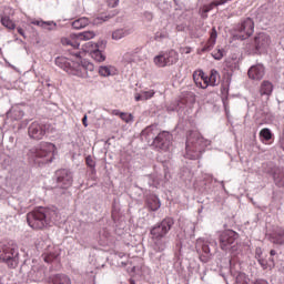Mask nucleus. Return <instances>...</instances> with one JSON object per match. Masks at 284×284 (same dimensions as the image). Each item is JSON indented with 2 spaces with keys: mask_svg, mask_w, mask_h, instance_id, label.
Here are the masks:
<instances>
[{
  "mask_svg": "<svg viewBox=\"0 0 284 284\" xmlns=\"http://www.w3.org/2000/svg\"><path fill=\"white\" fill-rule=\"evenodd\" d=\"M172 225H174V220L165 217L162 222L151 227L150 236L155 252H164L165 247H168V240L165 237L170 230H172Z\"/></svg>",
  "mask_w": 284,
  "mask_h": 284,
  "instance_id": "f257e3e1",
  "label": "nucleus"
},
{
  "mask_svg": "<svg viewBox=\"0 0 284 284\" xmlns=\"http://www.w3.org/2000/svg\"><path fill=\"white\" fill-rule=\"evenodd\" d=\"M210 145V141L205 140L197 131H190L186 136L185 156L192 161L201 159V154L205 152V148Z\"/></svg>",
  "mask_w": 284,
  "mask_h": 284,
  "instance_id": "f03ea898",
  "label": "nucleus"
},
{
  "mask_svg": "<svg viewBox=\"0 0 284 284\" xmlns=\"http://www.w3.org/2000/svg\"><path fill=\"white\" fill-rule=\"evenodd\" d=\"M57 146L50 142H41L37 146L29 150L28 156L36 165H47L54 161V152Z\"/></svg>",
  "mask_w": 284,
  "mask_h": 284,
  "instance_id": "7ed1b4c3",
  "label": "nucleus"
},
{
  "mask_svg": "<svg viewBox=\"0 0 284 284\" xmlns=\"http://www.w3.org/2000/svg\"><path fill=\"white\" fill-rule=\"evenodd\" d=\"M0 261L14 270L19 265V251L14 247L4 246L0 250Z\"/></svg>",
  "mask_w": 284,
  "mask_h": 284,
  "instance_id": "20e7f679",
  "label": "nucleus"
},
{
  "mask_svg": "<svg viewBox=\"0 0 284 284\" xmlns=\"http://www.w3.org/2000/svg\"><path fill=\"white\" fill-rule=\"evenodd\" d=\"M235 32H237L235 37L240 39V41L250 39V37L254 34V20H252V18L244 19L235 27Z\"/></svg>",
  "mask_w": 284,
  "mask_h": 284,
  "instance_id": "39448f33",
  "label": "nucleus"
},
{
  "mask_svg": "<svg viewBox=\"0 0 284 284\" xmlns=\"http://www.w3.org/2000/svg\"><path fill=\"white\" fill-rule=\"evenodd\" d=\"M170 145H172V134L168 131H160L153 141L152 148L165 152L166 150H170Z\"/></svg>",
  "mask_w": 284,
  "mask_h": 284,
  "instance_id": "423d86ee",
  "label": "nucleus"
},
{
  "mask_svg": "<svg viewBox=\"0 0 284 284\" xmlns=\"http://www.w3.org/2000/svg\"><path fill=\"white\" fill-rule=\"evenodd\" d=\"M236 239H239V233L232 230H226L222 232L220 235V247L224 252L230 251V248L234 245L236 242Z\"/></svg>",
  "mask_w": 284,
  "mask_h": 284,
  "instance_id": "0eeeda50",
  "label": "nucleus"
},
{
  "mask_svg": "<svg viewBox=\"0 0 284 284\" xmlns=\"http://www.w3.org/2000/svg\"><path fill=\"white\" fill-rule=\"evenodd\" d=\"M179 61V53L176 51H170L154 58V63L158 68H165L166 65H174Z\"/></svg>",
  "mask_w": 284,
  "mask_h": 284,
  "instance_id": "6e6552de",
  "label": "nucleus"
},
{
  "mask_svg": "<svg viewBox=\"0 0 284 284\" xmlns=\"http://www.w3.org/2000/svg\"><path fill=\"white\" fill-rule=\"evenodd\" d=\"M27 223L32 227V230H43V227H48V225H50L45 214H28Z\"/></svg>",
  "mask_w": 284,
  "mask_h": 284,
  "instance_id": "1a4fd4ad",
  "label": "nucleus"
},
{
  "mask_svg": "<svg viewBox=\"0 0 284 284\" xmlns=\"http://www.w3.org/2000/svg\"><path fill=\"white\" fill-rule=\"evenodd\" d=\"M55 176H57V183H58V187H61L62 190H68V187L72 186V172H70V170L67 169H62V170H58L55 172Z\"/></svg>",
  "mask_w": 284,
  "mask_h": 284,
  "instance_id": "9d476101",
  "label": "nucleus"
},
{
  "mask_svg": "<svg viewBox=\"0 0 284 284\" xmlns=\"http://www.w3.org/2000/svg\"><path fill=\"white\" fill-rule=\"evenodd\" d=\"M28 134L33 141H41L45 136V124L34 121L28 128Z\"/></svg>",
  "mask_w": 284,
  "mask_h": 284,
  "instance_id": "9b49d317",
  "label": "nucleus"
},
{
  "mask_svg": "<svg viewBox=\"0 0 284 284\" xmlns=\"http://www.w3.org/2000/svg\"><path fill=\"white\" fill-rule=\"evenodd\" d=\"M270 43H272V40L270 39V36L267 33H258L254 38V45L256 52L261 54V52H265L270 48Z\"/></svg>",
  "mask_w": 284,
  "mask_h": 284,
  "instance_id": "f8f14e48",
  "label": "nucleus"
},
{
  "mask_svg": "<svg viewBox=\"0 0 284 284\" xmlns=\"http://www.w3.org/2000/svg\"><path fill=\"white\" fill-rule=\"evenodd\" d=\"M196 250L202 263H209L212 258V251L210 250V242L197 241Z\"/></svg>",
  "mask_w": 284,
  "mask_h": 284,
  "instance_id": "ddd939ff",
  "label": "nucleus"
},
{
  "mask_svg": "<svg viewBox=\"0 0 284 284\" xmlns=\"http://www.w3.org/2000/svg\"><path fill=\"white\" fill-rule=\"evenodd\" d=\"M26 110H28L26 104H16L7 112V119H11V121H21V119L26 116Z\"/></svg>",
  "mask_w": 284,
  "mask_h": 284,
  "instance_id": "4468645a",
  "label": "nucleus"
},
{
  "mask_svg": "<svg viewBox=\"0 0 284 284\" xmlns=\"http://www.w3.org/2000/svg\"><path fill=\"white\" fill-rule=\"evenodd\" d=\"M159 126L152 124L146 126L142 132H141V139L142 141H146L148 145H153V141H155L156 135L159 134Z\"/></svg>",
  "mask_w": 284,
  "mask_h": 284,
  "instance_id": "2eb2a0df",
  "label": "nucleus"
},
{
  "mask_svg": "<svg viewBox=\"0 0 284 284\" xmlns=\"http://www.w3.org/2000/svg\"><path fill=\"white\" fill-rule=\"evenodd\" d=\"M200 74L202 75L205 88H207V85H212V88L219 85L221 75L215 69L211 70L210 77H205V73L203 71H200Z\"/></svg>",
  "mask_w": 284,
  "mask_h": 284,
  "instance_id": "dca6fc26",
  "label": "nucleus"
},
{
  "mask_svg": "<svg viewBox=\"0 0 284 284\" xmlns=\"http://www.w3.org/2000/svg\"><path fill=\"white\" fill-rule=\"evenodd\" d=\"M247 74L253 81H261V79L265 77V67H263V64L252 65Z\"/></svg>",
  "mask_w": 284,
  "mask_h": 284,
  "instance_id": "f3484780",
  "label": "nucleus"
},
{
  "mask_svg": "<svg viewBox=\"0 0 284 284\" xmlns=\"http://www.w3.org/2000/svg\"><path fill=\"white\" fill-rule=\"evenodd\" d=\"M88 47H89V52L92 59H94V61H97L98 63H102V61H105V54H103V51L99 50V44L89 42Z\"/></svg>",
  "mask_w": 284,
  "mask_h": 284,
  "instance_id": "a211bd4d",
  "label": "nucleus"
},
{
  "mask_svg": "<svg viewBox=\"0 0 284 284\" xmlns=\"http://www.w3.org/2000/svg\"><path fill=\"white\" fill-rule=\"evenodd\" d=\"M219 37V32H216V27H213L210 31V38L207 42L202 47L201 52H210L216 45V39Z\"/></svg>",
  "mask_w": 284,
  "mask_h": 284,
  "instance_id": "6ab92c4d",
  "label": "nucleus"
},
{
  "mask_svg": "<svg viewBox=\"0 0 284 284\" xmlns=\"http://www.w3.org/2000/svg\"><path fill=\"white\" fill-rule=\"evenodd\" d=\"M270 241L273 242L275 245H284V229L276 227L270 233Z\"/></svg>",
  "mask_w": 284,
  "mask_h": 284,
  "instance_id": "aec40b11",
  "label": "nucleus"
},
{
  "mask_svg": "<svg viewBox=\"0 0 284 284\" xmlns=\"http://www.w3.org/2000/svg\"><path fill=\"white\" fill-rule=\"evenodd\" d=\"M272 92H274V84L267 80H264L260 85L261 97H266V99H270Z\"/></svg>",
  "mask_w": 284,
  "mask_h": 284,
  "instance_id": "412c9836",
  "label": "nucleus"
},
{
  "mask_svg": "<svg viewBox=\"0 0 284 284\" xmlns=\"http://www.w3.org/2000/svg\"><path fill=\"white\" fill-rule=\"evenodd\" d=\"M273 181L277 187H284V169H273Z\"/></svg>",
  "mask_w": 284,
  "mask_h": 284,
  "instance_id": "4be33fe9",
  "label": "nucleus"
},
{
  "mask_svg": "<svg viewBox=\"0 0 284 284\" xmlns=\"http://www.w3.org/2000/svg\"><path fill=\"white\" fill-rule=\"evenodd\" d=\"M146 207L150 212H156L161 207V200L156 195H150L146 200Z\"/></svg>",
  "mask_w": 284,
  "mask_h": 284,
  "instance_id": "5701e85b",
  "label": "nucleus"
},
{
  "mask_svg": "<svg viewBox=\"0 0 284 284\" xmlns=\"http://www.w3.org/2000/svg\"><path fill=\"white\" fill-rule=\"evenodd\" d=\"M130 34H132V30L128 28L115 29L112 32V39L114 41H121V39H124V37H130Z\"/></svg>",
  "mask_w": 284,
  "mask_h": 284,
  "instance_id": "b1692460",
  "label": "nucleus"
},
{
  "mask_svg": "<svg viewBox=\"0 0 284 284\" xmlns=\"http://www.w3.org/2000/svg\"><path fill=\"white\" fill-rule=\"evenodd\" d=\"M73 30H83V28H88V26H90V19L85 18V17H82V18H79L77 20H74L72 23H71Z\"/></svg>",
  "mask_w": 284,
  "mask_h": 284,
  "instance_id": "393cba45",
  "label": "nucleus"
},
{
  "mask_svg": "<svg viewBox=\"0 0 284 284\" xmlns=\"http://www.w3.org/2000/svg\"><path fill=\"white\" fill-rule=\"evenodd\" d=\"M32 24L39 26V28H43L44 30H57V22L54 21L36 20L32 21Z\"/></svg>",
  "mask_w": 284,
  "mask_h": 284,
  "instance_id": "a878e982",
  "label": "nucleus"
},
{
  "mask_svg": "<svg viewBox=\"0 0 284 284\" xmlns=\"http://www.w3.org/2000/svg\"><path fill=\"white\" fill-rule=\"evenodd\" d=\"M154 90H143L135 94V101H148L154 97Z\"/></svg>",
  "mask_w": 284,
  "mask_h": 284,
  "instance_id": "bb28decb",
  "label": "nucleus"
},
{
  "mask_svg": "<svg viewBox=\"0 0 284 284\" xmlns=\"http://www.w3.org/2000/svg\"><path fill=\"white\" fill-rule=\"evenodd\" d=\"M99 74L100 77H112L116 74V69L112 65H102L99 68Z\"/></svg>",
  "mask_w": 284,
  "mask_h": 284,
  "instance_id": "cd10ccee",
  "label": "nucleus"
},
{
  "mask_svg": "<svg viewBox=\"0 0 284 284\" xmlns=\"http://www.w3.org/2000/svg\"><path fill=\"white\" fill-rule=\"evenodd\" d=\"M0 23L7 28V30H14L17 24L12 22L9 16H1Z\"/></svg>",
  "mask_w": 284,
  "mask_h": 284,
  "instance_id": "c85d7f7f",
  "label": "nucleus"
},
{
  "mask_svg": "<svg viewBox=\"0 0 284 284\" xmlns=\"http://www.w3.org/2000/svg\"><path fill=\"white\" fill-rule=\"evenodd\" d=\"M75 37L79 41H90V39H94L97 34L94 31H83L78 33Z\"/></svg>",
  "mask_w": 284,
  "mask_h": 284,
  "instance_id": "c756f323",
  "label": "nucleus"
},
{
  "mask_svg": "<svg viewBox=\"0 0 284 284\" xmlns=\"http://www.w3.org/2000/svg\"><path fill=\"white\" fill-rule=\"evenodd\" d=\"M73 74L79 77L80 79H92V74L85 72V69L82 64H79L78 68L74 70Z\"/></svg>",
  "mask_w": 284,
  "mask_h": 284,
  "instance_id": "7c9ffc66",
  "label": "nucleus"
},
{
  "mask_svg": "<svg viewBox=\"0 0 284 284\" xmlns=\"http://www.w3.org/2000/svg\"><path fill=\"white\" fill-rule=\"evenodd\" d=\"M273 136L274 134L272 133V130H270L268 128H264L260 131V138L263 141H272Z\"/></svg>",
  "mask_w": 284,
  "mask_h": 284,
  "instance_id": "2f4dec72",
  "label": "nucleus"
},
{
  "mask_svg": "<svg viewBox=\"0 0 284 284\" xmlns=\"http://www.w3.org/2000/svg\"><path fill=\"white\" fill-rule=\"evenodd\" d=\"M57 212H59V209L54 205L47 206V207L40 206L37 214H52Z\"/></svg>",
  "mask_w": 284,
  "mask_h": 284,
  "instance_id": "473e14b6",
  "label": "nucleus"
},
{
  "mask_svg": "<svg viewBox=\"0 0 284 284\" xmlns=\"http://www.w3.org/2000/svg\"><path fill=\"white\" fill-rule=\"evenodd\" d=\"M193 80H194V83L197 88H202V90H205V82H203V75L201 73H196L194 72L193 73Z\"/></svg>",
  "mask_w": 284,
  "mask_h": 284,
  "instance_id": "72a5a7b5",
  "label": "nucleus"
},
{
  "mask_svg": "<svg viewBox=\"0 0 284 284\" xmlns=\"http://www.w3.org/2000/svg\"><path fill=\"white\" fill-rule=\"evenodd\" d=\"M55 65H58V68H61V70H68V67L70 65V63H68L67 58L58 57L55 59Z\"/></svg>",
  "mask_w": 284,
  "mask_h": 284,
  "instance_id": "f704fd0d",
  "label": "nucleus"
},
{
  "mask_svg": "<svg viewBox=\"0 0 284 284\" xmlns=\"http://www.w3.org/2000/svg\"><path fill=\"white\" fill-rule=\"evenodd\" d=\"M81 65H82V68L84 69V72H87V74H91V77H92V72H94V64L91 63V62L88 61V60H83V61L81 62Z\"/></svg>",
  "mask_w": 284,
  "mask_h": 284,
  "instance_id": "c9c22d12",
  "label": "nucleus"
},
{
  "mask_svg": "<svg viewBox=\"0 0 284 284\" xmlns=\"http://www.w3.org/2000/svg\"><path fill=\"white\" fill-rule=\"evenodd\" d=\"M170 34L165 30H160L155 33L154 39L155 41H163V39H168Z\"/></svg>",
  "mask_w": 284,
  "mask_h": 284,
  "instance_id": "e433bc0d",
  "label": "nucleus"
},
{
  "mask_svg": "<svg viewBox=\"0 0 284 284\" xmlns=\"http://www.w3.org/2000/svg\"><path fill=\"white\" fill-rule=\"evenodd\" d=\"M43 256L45 263H52L59 256V253H44Z\"/></svg>",
  "mask_w": 284,
  "mask_h": 284,
  "instance_id": "4c0bfd02",
  "label": "nucleus"
},
{
  "mask_svg": "<svg viewBox=\"0 0 284 284\" xmlns=\"http://www.w3.org/2000/svg\"><path fill=\"white\" fill-rule=\"evenodd\" d=\"M213 59H215V61H221V59H223V49H219L217 51L212 53Z\"/></svg>",
  "mask_w": 284,
  "mask_h": 284,
  "instance_id": "58836bf2",
  "label": "nucleus"
},
{
  "mask_svg": "<svg viewBox=\"0 0 284 284\" xmlns=\"http://www.w3.org/2000/svg\"><path fill=\"white\" fill-rule=\"evenodd\" d=\"M120 119H122V121H125V123H130V121H132V114L120 113Z\"/></svg>",
  "mask_w": 284,
  "mask_h": 284,
  "instance_id": "ea45409f",
  "label": "nucleus"
},
{
  "mask_svg": "<svg viewBox=\"0 0 284 284\" xmlns=\"http://www.w3.org/2000/svg\"><path fill=\"white\" fill-rule=\"evenodd\" d=\"M85 163H87L88 168H95V165H97V162H94V160L90 155L87 156Z\"/></svg>",
  "mask_w": 284,
  "mask_h": 284,
  "instance_id": "a19ab883",
  "label": "nucleus"
},
{
  "mask_svg": "<svg viewBox=\"0 0 284 284\" xmlns=\"http://www.w3.org/2000/svg\"><path fill=\"white\" fill-rule=\"evenodd\" d=\"M214 8H216V2L215 1H213L209 6H206L204 8V12H210L211 10H214Z\"/></svg>",
  "mask_w": 284,
  "mask_h": 284,
  "instance_id": "79ce46f5",
  "label": "nucleus"
},
{
  "mask_svg": "<svg viewBox=\"0 0 284 284\" xmlns=\"http://www.w3.org/2000/svg\"><path fill=\"white\" fill-rule=\"evenodd\" d=\"M79 45H81V43L79 42L78 38L77 40L75 39H72L71 40V48H73L74 50L79 49Z\"/></svg>",
  "mask_w": 284,
  "mask_h": 284,
  "instance_id": "37998d69",
  "label": "nucleus"
},
{
  "mask_svg": "<svg viewBox=\"0 0 284 284\" xmlns=\"http://www.w3.org/2000/svg\"><path fill=\"white\" fill-rule=\"evenodd\" d=\"M109 8H116L119 6V0H108Z\"/></svg>",
  "mask_w": 284,
  "mask_h": 284,
  "instance_id": "c03bdc74",
  "label": "nucleus"
},
{
  "mask_svg": "<svg viewBox=\"0 0 284 284\" xmlns=\"http://www.w3.org/2000/svg\"><path fill=\"white\" fill-rule=\"evenodd\" d=\"M61 43H62V45H71L72 38H62Z\"/></svg>",
  "mask_w": 284,
  "mask_h": 284,
  "instance_id": "a18cd8bd",
  "label": "nucleus"
},
{
  "mask_svg": "<svg viewBox=\"0 0 284 284\" xmlns=\"http://www.w3.org/2000/svg\"><path fill=\"white\" fill-rule=\"evenodd\" d=\"M144 18L146 19V21H152L154 19V14H152V12L150 11H145Z\"/></svg>",
  "mask_w": 284,
  "mask_h": 284,
  "instance_id": "49530a36",
  "label": "nucleus"
},
{
  "mask_svg": "<svg viewBox=\"0 0 284 284\" xmlns=\"http://www.w3.org/2000/svg\"><path fill=\"white\" fill-rule=\"evenodd\" d=\"M258 263L263 267V270H267V262L265 260H258Z\"/></svg>",
  "mask_w": 284,
  "mask_h": 284,
  "instance_id": "de8ad7c7",
  "label": "nucleus"
},
{
  "mask_svg": "<svg viewBox=\"0 0 284 284\" xmlns=\"http://www.w3.org/2000/svg\"><path fill=\"white\" fill-rule=\"evenodd\" d=\"M227 1H232V0H219V1H215V6H225V3H227Z\"/></svg>",
  "mask_w": 284,
  "mask_h": 284,
  "instance_id": "09e8293b",
  "label": "nucleus"
},
{
  "mask_svg": "<svg viewBox=\"0 0 284 284\" xmlns=\"http://www.w3.org/2000/svg\"><path fill=\"white\" fill-rule=\"evenodd\" d=\"M99 19H101V21H109V19H112V16H104V17H100Z\"/></svg>",
  "mask_w": 284,
  "mask_h": 284,
  "instance_id": "8fccbe9b",
  "label": "nucleus"
},
{
  "mask_svg": "<svg viewBox=\"0 0 284 284\" xmlns=\"http://www.w3.org/2000/svg\"><path fill=\"white\" fill-rule=\"evenodd\" d=\"M82 123H83L84 128H88V115H84L82 118Z\"/></svg>",
  "mask_w": 284,
  "mask_h": 284,
  "instance_id": "3c124183",
  "label": "nucleus"
},
{
  "mask_svg": "<svg viewBox=\"0 0 284 284\" xmlns=\"http://www.w3.org/2000/svg\"><path fill=\"white\" fill-rule=\"evenodd\" d=\"M254 284H270V283H267V281L265 280H256Z\"/></svg>",
  "mask_w": 284,
  "mask_h": 284,
  "instance_id": "603ef678",
  "label": "nucleus"
},
{
  "mask_svg": "<svg viewBox=\"0 0 284 284\" xmlns=\"http://www.w3.org/2000/svg\"><path fill=\"white\" fill-rule=\"evenodd\" d=\"M18 33L26 39V32L23 31L22 28H18Z\"/></svg>",
  "mask_w": 284,
  "mask_h": 284,
  "instance_id": "864d4df0",
  "label": "nucleus"
},
{
  "mask_svg": "<svg viewBox=\"0 0 284 284\" xmlns=\"http://www.w3.org/2000/svg\"><path fill=\"white\" fill-rule=\"evenodd\" d=\"M187 95L191 99V103H194V93L190 92V93H187Z\"/></svg>",
  "mask_w": 284,
  "mask_h": 284,
  "instance_id": "5fc2aeb1",
  "label": "nucleus"
},
{
  "mask_svg": "<svg viewBox=\"0 0 284 284\" xmlns=\"http://www.w3.org/2000/svg\"><path fill=\"white\" fill-rule=\"evenodd\" d=\"M270 254L271 256H276V252L274 250H271Z\"/></svg>",
  "mask_w": 284,
  "mask_h": 284,
  "instance_id": "6e6d98bb",
  "label": "nucleus"
},
{
  "mask_svg": "<svg viewBox=\"0 0 284 284\" xmlns=\"http://www.w3.org/2000/svg\"><path fill=\"white\" fill-rule=\"evenodd\" d=\"M128 57H130V53L124 54V57H123L124 61H125V59H126Z\"/></svg>",
  "mask_w": 284,
  "mask_h": 284,
  "instance_id": "4d7b16f0",
  "label": "nucleus"
},
{
  "mask_svg": "<svg viewBox=\"0 0 284 284\" xmlns=\"http://www.w3.org/2000/svg\"><path fill=\"white\" fill-rule=\"evenodd\" d=\"M221 185H222L223 190H225V183L223 181L221 182Z\"/></svg>",
  "mask_w": 284,
  "mask_h": 284,
  "instance_id": "13d9d810",
  "label": "nucleus"
},
{
  "mask_svg": "<svg viewBox=\"0 0 284 284\" xmlns=\"http://www.w3.org/2000/svg\"><path fill=\"white\" fill-rule=\"evenodd\" d=\"M130 284H136L134 280H130Z\"/></svg>",
  "mask_w": 284,
  "mask_h": 284,
  "instance_id": "bf43d9fd",
  "label": "nucleus"
}]
</instances>
